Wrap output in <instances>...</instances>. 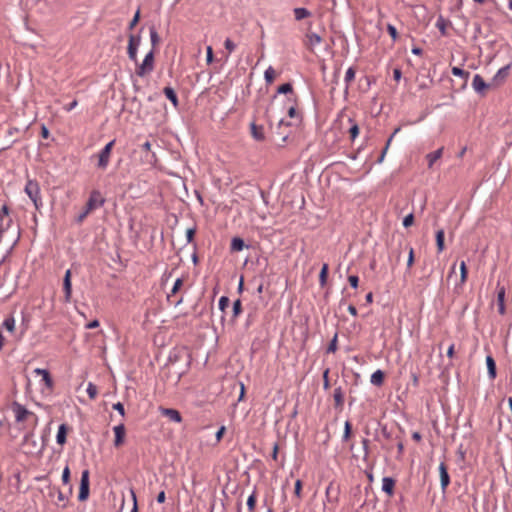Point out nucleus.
Instances as JSON below:
<instances>
[{
    "instance_id": "nucleus-1",
    "label": "nucleus",
    "mask_w": 512,
    "mask_h": 512,
    "mask_svg": "<svg viewBox=\"0 0 512 512\" xmlns=\"http://www.w3.org/2000/svg\"><path fill=\"white\" fill-rule=\"evenodd\" d=\"M104 203V199L101 195V193L97 190H94L91 192L90 196H89V199L85 205V210L83 213H81L79 216H78V221H82L83 218L92 210H94L95 208H98L100 206H102Z\"/></svg>"
},
{
    "instance_id": "nucleus-2",
    "label": "nucleus",
    "mask_w": 512,
    "mask_h": 512,
    "mask_svg": "<svg viewBox=\"0 0 512 512\" xmlns=\"http://www.w3.org/2000/svg\"><path fill=\"white\" fill-rule=\"evenodd\" d=\"M25 193L32 200L35 207L38 208L41 205V196H40V186L36 180H27L25 188Z\"/></svg>"
},
{
    "instance_id": "nucleus-3",
    "label": "nucleus",
    "mask_w": 512,
    "mask_h": 512,
    "mask_svg": "<svg viewBox=\"0 0 512 512\" xmlns=\"http://www.w3.org/2000/svg\"><path fill=\"white\" fill-rule=\"evenodd\" d=\"M154 70V49L152 48L144 57L142 63L137 67L136 74L144 77Z\"/></svg>"
},
{
    "instance_id": "nucleus-4",
    "label": "nucleus",
    "mask_w": 512,
    "mask_h": 512,
    "mask_svg": "<svg viewBox=\"0 0 512 512\" xmlns=\"http://www.w3.org/2000/svg\"><path fill=\"white\" fill-rule=\"evenodd\" d=\"M116 140L113 139L110 142H108L99 152L98 154V163L97 167L101 170H105L110 161L111 152L113 149V146L115 145Z\"/></svg>"
},
{
    "instance_id": "nucleus-5",
    "label": "nucleus",
    "mask_w": 512,
    "mask_h": 512,
    "mask_svg": "<svg viewBox=\"0 0 512 512\" xmlns=\"http://www.w3.org/2000/svg\"><path fill=\"white\" fill-rule=\"evenodd\" d=\"M90 472L88 469H85L81 473L78 500L84 502L88 499L90 493V481H89Z\"/></svg>"
},
{
    "instance_id": "nucleus-6",
    "label": "nucleus",
    "mask_w": 512,
    "mask_h": 512,
    "mask_svg": "<svg viewBox=\"0 0 512 512\" xmlns=\"http://www.w3.org/2000/svg\"><path fill=\"white\" fill-rule=\"evenodd\" d=\"M141 43V37L135 36L133 34H130L129 41H128V47H127V53L128 57L131 61L137 62V51Z\"/></svg>"
},
{
    "instance_id": "nucleus-7",
    "label": "nucleus",
    "mask_w": 512,
    "mask_h": 512,
    "mask_svg": "<svg viewBox=\"0 0 512 512\" xmlns=\"http://www.w3.org/2000/svg\"><path fill=\"white\" fill-rule=\"evenodd\" d=\"M510 69H511V63L507 64L506 66L500 68L496 74L494 75V77L492 78V84L493 85H496V86H499L501 84H503L508 75H509V72H510Z\"/></svg>"
},
{
    "instance_id": "nucleus-8",
    "label": "nucleus",
    "mask_w": 512,
    "mask_h": 512,
    "mask_svg": "<svg viewBox=\"0 0 512 512\" xmlns=\"http://www.w3.org/2000/svg\"><path fill=\"white\" fill-rule=\"evenodd\" d=\"M13 412L15 414V418L17 422L24 421L27 416L33 415V413L29 410H27L23 405L14 402L12 405Z\"/></svg>"
},
{
    "instance_id": "nucleus-9",
    "label": "nucleus",
    "mask_w": 512,
    "mask_h": 512,
    "mask_svg": "<svg viewBox=\"0 0 512 512\" xmlns=\"http://www.w3.org/2000/svg\"><path fill=\"white\" fill-rule=\"evenodd\" d=\"M63 291H64V301L70 302L71 294H72L71 270L70 269H68L64 275Z\"/></svg>"
},
{
    "instance_id": "nucleus-10",
    "label": "nucleus",
    "mask_w": 512,
    "mask_h": 512,
    "mask_svg": "<svg viewBox=\"0 0 512 512\" xmlns=\"http://www.w3.org/2000/svg\"><path fill=\"white\" fill-rule=\"evenodd\" d=\"M439 475H440L441 489L443 492H445L446 488L450 484V476L448 473L447 466L444 462H441L439 465Z\"/></svg>"
},
{
    "instance_id": "nucleus-11",
    "label": "nucleus",
    "mask_w": 512,
    "mask_h": 512,
    "mask_svg": "<svg viewBox=\"0 0 512 512\" xmlns=\"http://www.w3.org/2000/svg\"><path fill=\"white\" fill-rule=\"evenodd\" d=\"M472 87L476 93L483 95L488 84L484 81L481 75L475 74L472 81Z\"/></svg>"
},
{
    "instance_id": "nucleus-12",
    "label": "nucleus",
    "mask_w": 512,
    "mask_h": 512,
    "mask_svg": "<svg viewBox=\"0 0 512 512\" xmlns=\"http://www.w3.org/2000/svg\"><path fill=\"white\" fill-rule=\"evenodd\" d=\"M113 431L115 434L114 446L119 447L124 443V438H125V433H126L124 424L120 423L119 425L115 426L113 428Z\"/></svg>"
},
{
    "instance_id": "nucleus-13",
    "label": "nucleus",
    "mask_w": 512,
    "mask_h": 512,
    "mask_svg": "<svg viewBox=\"0 0 512 512\" xmlns=\"http://www.w3.org/2000/svg\"><path fill=\"white\" fill-rule=\"evenodd\" d=\"M250 131L253 139H255L256 141L265 140L264 128L262 125H257L255 121H252L250 123Z\"/></svg>"
},
{
    "instance_id": "nucleus-14",
    "label": "nucleus",
    "mask_w": 512,
    "mask_h": 512,
    "mask_svg": "<svg viewBox=\"0 0 512 512\" xmlns=\"http://www.w3.org/2000/svg\"><path fill=\"white\" fill-rule=\"evenodd\" d=\"M334 407L341 411L344 406V391L341 387H337L333 392Z\"/></svg>"
},
{
    "instance_id": "nucleus-15",
    "label": "nucleus",
    "mask_w": 512,
    "mask_h": 512,
    "mask_svg": "<svg viewBox=\"0 0 512 512\" xmlns=\"http://www.w3.org/2000/svg\"><path fill=\"white\" fill-rule=\"evenodd\" d=\"M161 414L169 418V420L180 423L182 421V416L180 412L173 408H161Z\"/></svg>"
},
{
    "instance_id": "nucleus-16",
    "label": "nucleus",
    "mask_w": 512,
    "mask_h": 512,
    "mask_svg": "<svg viewBox=\"0 0 512 512\" xmlns=\"http://www.w3.org/2000/svg\"><path fill=\"white\" fill-rule=\"evenodd\" d=\"M34 373L42 376V381L44 382L47 389L52 390L53 388V379L50 375V372L46 369L36 368Z\"/></svg>"
},
{
    "instance_id": "nucleus-17",
    "label": "nucleus",
    "mask_w": 512,
    "mask_h": 512,
    "mask_svg": "<svg viewBox=\"0 0 512 512\" xmlns=\"http://www.w3.org/2000/svg\"><path fill=\"white\" fill-rule=\"evenodd\" d=\"M291 125L290 122L285 121L284 119H280L275 131V134L278 135V137L281 139V141L284 143L289 137V132L282 131V128L284 126L289 127Z\"/></svg>"
},
{
    "instance_id": "nucleus-18",
    "label": "nucleus",
    "mask_w": 512,
    "mask_h": 512,
    "mask_svg": "<svg viewBox=\"0 0 512 512\" xmlns=\"http://www.w3.org/2000/svg\"><path fill=\"white\" fill-rule=\"evenodd\" d=\"M69 427L67 424H61L58 428V432L56 435V441L59 445H64L67 440V433H68Z\"/></svg>"
},
{
    "instance_id": "nucleus-19",
    "label": "nucleus",
    "mask_w": 512,
    "mask_h": 512,
    "mask_svg": "<svg viewBox=\"0 0 512 512\" xmlns=\"http://www.w3.org/2000/svg\"><path fill=\"white\" fill-rule=\"evenodd\" d=\"M395 480L391 477H384L382 480V490L392 496L394 493Z\"/></svg>"
},
{
    "instance_id": "nucleus-20",
    "label": "nucleus",
    "mask_w": 512,
    "mask_h": 512,
    "mask_svg": "<svg viewBox=\"0 0 512 512\" xmlns=\"http://www.w3.org/2000/svg\"><path fill=\"white\" fill-rule=\"evenodd\" d=\"M486 365H487V370H488L489 378L490 379H495L496 375H497L496 363H495V360L493 359V357L491 355H488L486 357Z\"/></svg>"
},
{
    "instance_id": "nucleus-21",
    "label": "nucleus",
    "mask_w": 512,
    "mask_h": 512,
    "mask_svg": "<svg viewBox=\"0 0 512 512\" xmlns=\"http://www.w3.org/2000/svg\"><path fill=\"white\" fill-rule=\"evenodd\" d=\"M443 147L431 152V153H428L426 155V159L428 161V167L431 168L433 166V164L441 158L442 154H443Z\"/></svg>"
},
{
    "instance_id": "nucleus-22",
    "label": "nucleus",
    "mask_w": 512,
    "mask_h": 512,
    "mask_svg": "<svg viewBox=\"0 0 512 512\" xmlns=\"http://www.w3.org/2000/svg\"><path fill=\"white\" fill-rule=\"evenodd\" d=\"M385 374L382 370H376L370 378V382L375 386H381L384 383Z\"/></svg>"
},
{
    "instance_id": "nucleus-23",
    "label": "nucleus",
    "mask_w": 512,
    "mask_h": 512,
    "mask_svg": "<svg viewBox=\"0 0 512 512\" xmlns=\"http://www.w3.org/2000/svg\"><path fill=\"white\" fill-rule=\"evenodd\" d=\"M306 38H307V44L311 48L319 45L322 42V37L319 34L314 33V32L307 33Z\"/></svg>"
},
{
    "instance_id": "nucleus-24",
    "label": "nucleus",
    "mask_w": 512,
    "mask_h": 512,
    "mask_svg": "<svg viewBox=\"0 0 512 512\" xmlns=\"http://www.w3.org/2000/svg\"><path fill=\"white\" fill-rule=\"evenodd\" d=\"M163 92L165 94V96L167 97V99H169L171 101V103L173 104V106L175 108L178 107V97H177V94L176 92L174 91V89L172 87H165L163 89Z\"/></svg>"
},
{
    "instance_id": "nucleus-25",
    "label": "nucleus",
    "mask_w": 512,
    "mask_h": 512,
    "mask_svg": "<svg viewBox=\"0 0 512 512\" xmlns=\"http://www.w3.org/2000/svg\"><path fill=\"white\" fill-rule=\"evenodd\" d=\"M293 12H294L295 19L297 21L303 20V19L311 16V12L304 7L294 8Z\"/></svg>"
},
{
    "instance_id": "nucleus-26",
    "label": "nucleus",
    "mask_w": 512,
    "mask_h": 512,
    "mask_svg": "<svg viewBox=\"0 0 512 512\" xmlns=\"http://www.w3.org/2000/svg\"><path fill=\"white\" fill-rule=\"evenodd\" d=\"M245 247L243 239L240 237H234L231 241V252H240Z\"/></svg>"
},
{
    "instance_id": "nucleus-27",
    "label": "nucleus",
    "mask_w": 512,
    "mask_h": 512,
    "mask_svg": "<svg viewBox=\"0 0 512 512\" xmlns=\"http://www.w3.org/2000/svg\"><path fill=\"white\" fill-rule=\"evenodd\" d=\"M435 26L439 30V32L441 33L442 36L446 35L447 21L445 20V18L442 15H440L437 18Z\"/></svg>"
},
{
    "instance_id": "nucleus-28",
    "label": "nucleus",
    "mask_w": 512,
    "mask_h": 512,
    "mask_svg": "<svg viewBox=\"0 0 512 512\" xmlns=\"http://www.w3.org/2000/svg\"><path fill=\"white\" fill-rule=\"evenodd\" d=\"M242 313V302L240 299H237L233 302L232 307V321H235V319Z\"/></svg>"
},
{
    "instance_id": "nucleus-29",
    "label": "nucleus",
    "mask_w": 512,
    "mask_h": 512,
    "mask_svg": "<svg viewBox=\"0 0 512 512\" xmlns=\"http://www.w3.org/2000/svg\"><path fill=\"white\" fill-rule=\"evenodd\" d=\"M436 245L438 252H442L445 248L444 246V230L440 229L436 232Z\"/></svg>"
},
{
    "instance_id": "nucleus-30",
    "label": "nucleus",
    "mask_w": 512,
    "mask_h": 512,
    "mask_svg": "<svg viewBox=\"0 0 512 512\" xmlns=\"http://www.w3.org/2000/svg\"><path fill=\"white\" fill-rule=\"evenodd\" d=\"M2 327L8 332H14L15 330V319L13 316H8L2 323Z\"/></svg>"
},
{
    "instance_id": "nucleus-31",
    "label": "nucleus",
    "mask_w": 512,
    "mask_h": 512,
    "mask_svg": "<svg viewBox=\"0 0 512 512\" xmlns=\"http://www.w3.org/2000/svg\"><path fill=\"white\" fill-rule=\"evenodd\" d=\"M328 270H329L328 264H323V266L320 270V273H319V282L322 287L325 286L327 283Z\"/></svg>"
},
{
    "instance_id": "nucleus-32",
    "label": "nucleus",
    "mask_w": 512,
    "mask_h": 512,
    "mask_svg": "<svg viewBox=\"0 0 512 512\" xmlns=\"http://www.w3.org/2000/svg\"><path fill=\"white\" fill-rule=\"evenodd\" d=\"M451 72L454 76L461 77V78L465 79L466 81L468 80V78L470 76V73L468 71H465L460 67H453Z\"/></svg>"
},
{
    "instance_id": "nucleus-33",
    "label": "nucleus",
    "mask_w": 512,
    "mask_h": 512,
    "mask_svg": "<svg viewBox=\"0 0 512 512\" xmlns=\"http://www.w3.org/2000/svg\"><path fill=\"white\" fill-rule=\"evenodd\" d=\"M349 122L352 124L349 129L350 137L351 140L354 141L356 137L359 135V126L357 123L354 122L352 118H349Z\"/></svg>"
},
{
    "instance_id": "nucleus-34",
    "label": "nucleus",
    "mask_w": 512,
    "mask_h": 512,
    "mask_svg": "<svg viewBox=\"0 0 512 512\" xmlns=\"http://www.w3.org/2000/svg\"><path fill=\"white\" fill-rule=\"evenodd\" d=\"M355 78V69L353 67H349L345 73L344 81L346 83V90H348L350 82H352Z\"/></svg>"
},
{
    "instance_id": "nucleus-35",
    "label": "nucleus",
    "mask_w": 512,
    "mask_h": 512,
    "mask_svg": "<svg viewBox=\"0 0 512 512\" xmlns=\"http://www.w3.org/2000/svg\"><path fill=\"white\" fill-rule=\"evenodd\" d=\"M10 228H13V233L14 234H17V238L19 237L20 235V226H10V225H7V226H0V239L4 236V233H6Z\"/></svg>"
},
{
    "instance_id": "nucleus-36",
    "label": "nucleus",
    "mask_w": 512,
    "mask_h": 512,
    "mask_svg": "<svg viewBox=\"0 0 512 512\" xmlns=\"http://www.w3.org/2000/svg\"><path fill=\"white\" fill-rule=\"evenodd\" d=\"M275 78V70L272 66H269L264 72V79L267 83H272Z\"/></svg>"
},
{
    "instance_id": "nucleus-37",
    "label": "nucleus",
    "mask_w": 512,
    "mask_h": 512,
    "mask_svg": "<svg viewBox=\"0 0 512 512\" xmlns=\"http://www.w3.org/2000/svg\"><path fill=\"white\" fill-rule=\"evenodd\" d=\"M333 491H334L333 483H330L328 485V487L326 488V492H325L327 500L330 503L336 502L338 499L337 494L335 496L332 495Z\"/></svg>"
},
{
    "instance_id": "nucleus-38",
    "label": "nucleus",
    "mask_w": 512,
    "mask_h": 512,
    "mask_svg": "<svg viewBox=\"0 0 512 512\" xmlns=\"http://www.w3.org/2000/svg\"><path fill=\"white\" fill-rule=\"evenodd\" d=\"M293 86L291 83H284L277 89V94H289L292 93Z\"/></svg>"
},
{
    "instance_id": "nucleus-39",
    "label": "nucleus",
    "mask_w": 512,
    "mask_h": 512,
    "mask_svg": "<svg viewBox=\"0 0 512 512\" xmlns=\"http://www.w3.org/2000/svg\"><path fill=\"white\" fill-rule=\"evenodd\" d=\"M86 391L90 399H95L98 394L97 386L91 382L88 383Z\"/></svg>"
},
{
    "instance_id": "nucleus-40",
    "label": "nucleus",
    "mask_w": 512,
    "mask_h": 512,
    "mask_svg": "<svg viewBox=\"0 0 512 512\" xmlns=\"http://www.w3.org/2000/svg\"><path fill=\"white\" fill-rule=\"evenodd\" d=\"M149 33H150L151 44L153 47H155L160 41L159 35H158L155 27H151L149 30Z\"/></svg>"
},
{
    "instance_id": "nucleus-41",
    "label": "nucleus",
    "mask_w": 512,
    "mask_h": 512,
    "mask_svg": "<svg viewBox=\"0 0 512 512\" xmlns=\"http://www.w3.org/2000/svg\"><path fill=\"white\" fill-rule=\"evenodd\" d=\"M352 433V425L349 421H346L344 424V433H343V441H348L351 437Z\"/></svg>"
},
{
    "instance_id": "nucleus-42",
    "label": "nucleus",
    "mask_w": 512,
    "mask_h": 512,
    "mask_svg": "<svg viewBox=\"0 0 512 512\" xmlns=\"http://www.w3.org/2000/svg\"><path fill=\"white\" fill-rule=\"evenodd\" d=\"M467 275H468V271H467L466 264L464 261H461V263H460V282H461V284H464L466 282Z\"/></svg>"
},
{
    "instance_id": "nucleus-43",
    "label": "nucleus",
    "mask_w": 512,
    "mask_h": 512,
    "mask_svg": "<svg viewBox=\"0 0 512 512\" xmlns=\"http://www.w3.org/2000/svg\"><path fill=\"white\" fill-rule=\"evenodd\" d=\"M287 114L290 118L296 119L298 122L301 121V115L297 112L296 107L294 105L288 108Z\"/></svg>"
},
{
    "instance_id": "nucleus-44",
    "label": "nucleus",
    "mask_w": 512,
    "mask_h": 512,
    "mask_svg": "<svg viewBox=\"0 0 512 512\" xmlns=\"http://www.w3.org/2000/svg\"><path fill=\"white\" fill-rule=\"evenodd\" d=\"M499 304H505V287L504 286H501V287L498 286L497 305H499Z\"/></svg>"
},
{
    "instance_id": "nucleus-45",
    "label": "nucleus",
    "mask_w": 512,
    "mask_h": 512,
    "mask_svg": "<svg viewBox=\"0 0 512 512\" xmlns=\"http://www.w3.org/2000/svg\"><path fill=\"white\" fill-rule=\"evenodd\" d=\"M256 505V493L253 492L247 499V507L249 511H253Z\"/></svg>"
},
{
    "instance_id": "nucleus-46",
    "label": "nucleus",
    "mask_w": 512,
    "mask_h": 512,
    "mask_svg": "<svg viewBox=\"0 0 512 512\" xmlns=\"http://www.w3.org/2000/svg\"><path fill=\"white\" fill-rule=\"evenodd\" d=\"M337 337L336 333L327 347V353H334L337 350Z\"/></svg>"
},
{
    "instance_id": "nucleus-47",
    "label": "nucleus",
    "mask_w": 512,
    "mask_h": 512,
    "mask_svg": "<svg viewBox=\"0 0 512 512\" xmlns=\"http://www.w3.org/2000/svg\"><path fill=\"white\" fill-rule=\"evenodd\" d=\"M230 300L227 296H222L219 299V309L224 312V310L229 306Z\"/></svg>"
},
{
    "instance_id": "nucleus-48",
    "label": "nucleus",
    "mask_w": 512,
    "mask_h": 512,
    "mask_svg": "<svg viewBox=\"0 0 512 512\" xmlns=\"http://www.w3.org/2000/svg\"><path fill=\"white\" fill-rule=\"evenodd\" d=\"M387 32L389 33V35L391 36V38L393 39V41H396L397 38H398V32H397V29L394 25L392 24H388L387 25Z\"/></svg>"
},
{
    "instance_id": "nucleus-49",
    "label": "nucleus",
    "mask_w": 512,
    "mask_h": 512,
    "mask_svg": "<svg viewBox=\"0 0 512 512\" xmlns=\"http://www.w3.org/2000/svg\"><path fill=\"white\" fill-rule=\"evenodd\" d=\"M139 19H140V10L138 9L136 11V13L134 14L132 20L130 21L128 29L132 30L137 25V23L139 22Z\"/></svg>"
},
{
    "instance_id": "nucleus-50",
    "label": "nucleus",
    "mask_w": 512,
    "mask_h": 512,
    "mask_svg": "<svg viewBox=\"0 0 512 512\" xmlns=\"http://www.w3.org/2000/svg\"><path fill=\"white\" fill-rule=\"evenodd\" d=\"M390 143H391V138H388V140H387V142H386V145H385L384 149L382 150V152H381V154H380L379 158L377 159V163H379V164H380V163H382V162L384 161V158H385V155H386V153H387V150H388V148H389V146H390Z\"/></svg>"
},
{
    "instance_id": "nucleus-51",
    "label": "nucleus",
    "mask_w": 512,
    "mask_h": 512,
    "mask_svg": "<svg viewBox=\"0 0 512 512\" xmlns=\"http://www.w3.org/2000/svg\"><path fill=\"white\" fill-rule=\"evenodd\" d=\"M224 47L229 53H232L236 49V44L230 38H227L224 42Z\"/></svg>"
},
{
    "instance_id": "nucleus-52",
    "label": "nucleus",
    "mask_w": 512,
    "mask_h": 512,
    "mask_svg": "<svg viewBox=\"0 0 512 512\" xmlns=\"http://www.w3.org/2000/svg\"><path fill=\"white\" fill-rule=\"evenodd\" d=\"M62 482L63 484H68L70 481V469L68 466H66L62 472Z\"/></svg>"
},
{
    "instance_id": "nucleus-53",
    "label": "nucleus",
    "mask_w": 512,
    "mask_h": 512,
    "mask_svg": "<svg viewBox=\"0 0 512 512\" xmlns=\"http://www.w3.org/2000/svg\"><path fill=\"white\" fill-rule=\"evenodd\" d=\"M182 285H183V280L181 278L176 279V281L174 282V285L172 287L171 294L172 295L176 294L180 290Z\"/></svg>"
},
{
    "instance_id": "nucleus-54",
    "label": "nucleus",
    "mask_w": 512,
    "mask_h": 512,
    "mask_svg": "<svg viewBox=\"0 0 512 512\" xmlns=\"http://www.w3.org/2000/svg\"><path fill=\"white\" fill-rule=\"evenodd\" d=\"M301 491H302V481L300 479L296 480L295 487H294V494L298 498H301Z\"/></svg>"
},
{
    "instance_id": "nucleus-55",
    "label": "nucleus",
    "mask_w": 512,
    "mask_h": 512,
    "mask_svg": "<svg viewBox=\"0 0 512 512\" xmlns=\"http://www.w3.org/2000/svg\"><path fill=\"white\" fill-rule=\"evenodd\" d=\"M414 264V249L412 247H409V255L407 259V268H411Z\"/></svg>"
},
{
    "instance_id": "nucleus-56",
    "label": "nucleus",
    "mask_w": 512,
    "mask_h": 512,
    "mask_svg": "<svg viewBox=\"0 0 512 512\" xmlns=\"http://www.w3.org/2000/svg\"><path fill=\"white\" fill-rule=\"evenodd\" d=\"M213 49L211 46H208L206 49V62L207 64H211L213 62Z\"/></svg>"
},
{
    "instance_id": "nucleus-57",
    "label": "nucleus",
    "mask_w": 512,
    "mask_h": 512,
    "mask_svg": "<svg viewBox=\"0 0 512 512\" xmlns=\"http://www.w3.org/2000/svg\"><path fill=\"white\" fill-rule=\"evenodd\" d=\"M113 409L118 411L122 417L125 416L124 405L121 402H117V403L113 404Z\"/></svg>"
},
{
    "instance_id": "nucleus-58",
    "label": "nucleus",
    "mask_w": 512,
    "mask_h": 512,
    "mask_svg": "<svg viewBox=\"0 0 512 512\" xmlns=\"http://www.w3.org/2000/svg\"><path fill=\"white\" fill-rule=\"evenodd\" d=\"M348 281H349V283H350V285H351V287H352V288H357V287H358V283H359V278H358V276H356V275H350V276L348 277Z\"/></svg>"
},
{
    "instance_id": "nucleus-59",
    "label": "nucleus",
    "mask_w": 512,
    "mask_h": 512,
    "mask_svg": "<svg viewBox=\"0 0 512 512\" xmlns=\"http://www.w3.org/2000/svg\"><path fill=\"white\" fill-rule=\"evenodd\" d=\"M195 233H196V229L195 228H188L187 229V231H186V238H187V242L188 243L192 242Z\"/></svg>"
},
{
    "instance_id": "nucleus-60",
    "label": "nucleus",
    "mask_w": 512,
    "mask_h": 512,
    "mask_svg": "<svg viewBox=\"0 0 512 512\" xmlns=\"http://www.w3.org/2000/svg\"><path fill=\"white\" fill-rule=\"evenodd\" d=\"M329 369H326L323 373V388L327 390L330 387L328 379Z\"/></svg>"
},
{
    "instance_id": "nucleus-61",
    "label": "nucleus",
    "mask_w": 512,
    "mask_h": 512,
    "mask_svg": "<svg viewBox=\"0 0 512 512\" xmlns=\"http://www.w3.org/2000/svg\"><path fill=\"white\" fill-rule=\"evenodd\" d=\"M131 496L133 499V508H132L131 512H138L137 498H136V494L133 489H131Z\"/></svg>"
},
{
    "instance_id": "nucleus-62",
    "label": "nucleus",
    "mask_w": 512,
    "mask_h": 512,
    "mask_svg": "<svg viewBox=\"0 0 512 512\" xmlns=\"http://www.w3.org/2000/svg\"><path fill=\"white\" fill-rule=\"evenodd\" d=\"M33 438V434L32 433H27L25 436H24V440L23 442L25 444H28L30 441H32V445L33 447H36V442L34 440H32Z\"/></svg>"
},
{
    "instance_id": "nucleus-63",
    "label": "nucleus",
    "mask_w": 512,
    "mask_h": 512,
    "mask_svg": "<svg viewBox=\"0 0 512 512\" xmlns=\"http://www.w3.org/2000/svg\"><path fill=\"white\" fill-rule=\"evenodd\" d=\"M414 215L409 213L403 218L402 224H413Z\"/></svg>"
},
{
    "instance_id": "nucleus-64",
    "label": "nucleus",
    "mask_w": 512,
    "mask_h": 512,
    "mask_svg": "<svg viewBox=\"0 0 512 512\" xmlns=\"http://www.w3.org/2000/svg\"><path fill=\"white\" fill-rule=\"evenodd\" d=\"M225 430H226V429H225V427H224V426H221V427L218 429V431L216 432V435H215V436H216L217 441H220V440L222 439V437H223V435H224V433H225Z\"/></svg>"
}]
</instances>
